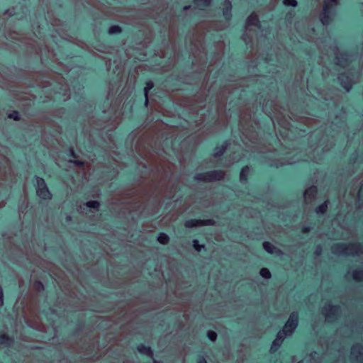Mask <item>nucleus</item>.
<instances>
[{"label": "nucleus", "instance_id": "3", "mask_svg": "<svg viewBox=\"0 0 363 363\" xmlns=\"http://www.w3.org/2000/svg\"><path fill=\"white\" fill-rule=\"evenodd\" d=\"M299 322V314L297 311H293L289 315V319L286 322L282 332L288 335L289 336H291L295 330L297 328Z\"/></svg>", "mask_w": 363, "mask_h": 363}, {"label": "nucleus", "instance_id": "1", "mask_svg": "<svg viewBox=\"0 0 363 363\" xmlns=\"http://www.w3.org/2000/svg\"><path fill=\"white\" fill-rule=\"evenodd\" d=\"M225 172L223 170L213 169L199 173L194 177V179L197 182H212L223 180Z\"/></svg>", "mask_w": 363, "mask_h": 363}, {"label": "nucleus", "instance_id": "14", "mask_svg": "<svg viewBox=\"0 0 363 363\" xmlns=\"http://www.w3.org/2000/svg\"><path fill=\"white\" fill-rule=\"evenodd\" d=\"M250 174V168L248 165L243 166L240 172V180L242 183H247Z\"/></svg>", "mask_w": 363, "mask_h": 363}, {"label": "nucleus", "instance_id": "38", "mask_svg": "<svg viewBox=\"0 0 363 363\" xmlns=\"http://www.w3.org/2000/svg\"><path fill=\"white\" fill-rule=\"evenodd\" d=\"M321 252H322V247L321 245H318L315 247V250H314V254L315 255H320L321 254Z\"/></svg>", "mask_w": 363, "mask_h": 363}, {"label": "nucleus", "instance_id": "26", "mask_svg": "<svg viewBox=\"0 0 363 363\" xmlns=\"http://www.w3.org/2000/svg\"><path fill=\"white\" fill-rule=\"evenodd\" d=\"M108 33L109 35H119L122 33V28L118 25H113L108 28Z\"/></svg>", "mask_w": 363, "mask_h": 363}, {"label": "nucleus", "instance_id": "20", "mask_svg": "<svg viewBox=\"0 0 363 363\" xmlns=\"http://www.w3.org/2000/svg\"><path fill=\"white\" fill-rule=\"evenodd\" d=\"M328 203L329 201L326 200L323 203L318 206L315 208V213L318 214H325L328 211Z\"/></svg>", "mask_w": 363, "mask_h": 363}, {"label": "nucleus", "instance_id": "42", "mask_svg": "<svg viewBox=\"0 0 363 363\" xmlns=\"http://www.w3.org/2000/svg\"><path fill=\"white\" fill-rule=\"evenodd\" d=\"M142 169L143 170L141 171V172H145L146 170L147 169V165L146 164H142Z\"/></svg>", "mask_w": 363, "mask_h": 363}, {"label": "nucleus", "instance_id": "15", "mask_svg": "<svg viewBox=\"0 0 363 363\" xmlns=\"http://www.w3.org/2000/svg\"><path fill=\"white\" fill-rule=\"evenodd\" d=\"M247 26H254L260 28V21L256 13H251L246 19Z\"/></svg>", "mask_w": 363, "mask_h": 363}, {"label": "nucleus", "instance_id": "21", "mask_svg": "<svg viewBox=\"0 0 363 363\" xmlns=\"http://www.w3.org/2000/svg\"><path fill=\"white\" fill-rule=\"evenodd\" d=\"M169 138H167L165 140V147L168 149V150H170L172 148V146L174 145V144H181L182 143V138L179 137V138H174V139H172L171 141H169Z\"/></svg>", "mask_w": 363, "mask_h": 363}, {"label": "nucleus", "instance_id": "52", "mask_svg": "<svg viewBox=\"0 0 363 363\" xmlns=\"http://www.w3.org/2000/svg\"><path fill=\"white\" fill-rule=\"evenodd\" d=\"M71 220V217H70L69 216H68L67 217V220Z\"/></svg>", "mask_w": 363, "mask_h": 363}, {"label": "nucleus", "instance_id": "23", "mask_svg": "<svg viewBox=\"0 0 363 363\" xmlns=\"http://www.w3.org/2000/svg\"><path fill=\"white\" fill-rule=\"evenodd\" d=\"M192 245H193L194 249L197 252H206V248L205 245L203 244H200L199 241L197 239L193 240Z\"/></svg>", "mask_w": 363, "mask_h": 363}, {"label": "nucleus", "instance_id": "56", "mask_svg": "<svg viewBox=\"0 0 363 363\" xmlns=\"http://www.w3.org/2000/svg\"><path fill=\"white\" fill-rule=\"evenodd\" d=\"M35 349L41 350V349H42V347H35Z\"/></svg>", "mask_w": 363, "mask_h": 363}, {"label": "nucleus", "instance_id": "32", "mask_svg": "<svg viewBox=\"0 0 363 363\" xmlns=\"http://www.w3.org/2000/svg\"><path fill=\"white\" fill-rule=\"evenodd\" d=\"M283 4L286 7L296 8L298 2L296 0H283Z\"/></svg>", "mask_w": 363, "mask_h": 363}, {"label": "nucleus", "instance_id": "35", "mask_svg": "<svg viewBox=\"0 0 363 363\" xmlns=\"http://www.w3.org/2000/svg\"><path fill=\"white\" fill-rule=\"evenodd\" d=\"M145 85L147 89H152L154 87V83L150 79L145 82Z\"/></svg>", "mask_w": 363, "mask_h": 363}, {"label": "nucleus", "instance_id": "40", "mask_svg": "<svg viewBox=\"0 0 363 363\" xmlns=\"http://www.w3.org/2000/svg\"><path fill=\"white\" fill-rule=\"evenodd\" d=\"M310 227L309 226H303L301 228V232L303 233H309L310 232Z\"/></svg>", "mask_w": 363, "mask_h": 363}, {"label": "nucleus", "instance_id": "58", "mask_svg": "<svg viewBox=\"0 0 363 363\" xmlns=\"http://www.w3.org/2000/svg\"><path fill=\"white\" fill-rule=\"evenodd\" d=\"M297 363H302V362H297Z\"/></svg>", "mask_w": 363, "mask_h": 363}, {"label": "nucleus", "instance_id": "17", "mask_svg": "<svg viewBox=\"0 0 363 363\" xmlns=\"http://www.w3.org/2000/svg\"><path fill=\"white\" fill-rule=\"evenodd\" d=\"M318 191V186L315 185H312L307 189H306V191H304V196H306V198L315 199L317 196Z\"/></svg>", "mask_w": 363, "mask_h": 363}, {"label": "nucleus", "instance_id": "54", "mask_svg": "<svg viewBox=\"0 0 363 363\" xmlns=\"http://www.w3.org/2000/svg\"><path fill=\"white\" fill-rule=\"evenodd\" d=\"M50 310H51V313H52V314H54V313H55V310H54V309H52V308H50Z\"/></svg>", "mask_w": 363, "mask_h": 363}, {"label": "nucleus", "instance_id": "33", "mask_svg": "<svg viewBox=\"0 0 363 363\" xmlns=\"http://www.w3.org/2000/svg\"><path fill=\"white\" fill-rule=\"evenodd\" d=\"M34 287L36 290H38L39 291H43L45 289L44 284L41 281H39V280L35 281Z\"/></svg>", "mask_w": 363, "mask_h": 363}, {"label": "nucleus", "instance_id": "41", "mask_svg": "<svg viewBox=\"0 0 363 363\" xmlns=\"http://www.w3.org/2000/svg\"><path fill=\"white\" fill-rule=\"evenodd\" d=\"M294 16V12L293 11H289L286 13V19H289V18H293Z\"/></svg>", "mask_w": 363, "mask_h": 363}, {"label": "nucleus", "instance_id": "49", "mask_svg": "<svg viewBox=\"0 0 363 363\" xmlns=\"http://www.w3.org/2000/svg\"><path fill=\"white\" fill-rule=\"evenodd\" d=\"M162 216V214H159V215H157V216H155V217L154 218V219H155V220H157V219H159V218H160V216Z\"/></svg>", "mask_w": 363, "mask_h": 363}, {"label": "nucleus", "instance_id": "29", "mask_svg": "<svg viewBox=\"0 0 363 363\" xmlns=\"http://www.w3.org/2000/svg\"><path fill=\"white\" fill-rule=\"evenodd\" d=\"M259 274L262 277L267 279H269L272 277V274H271L270 271L267 268H265V267H263L259 270Z\"/></svg>", "mask_w": 363, "mask_h": 363}, {"label": "nucleus", "instance_id": "5", "mask_svg": "<svg viewBox=\"0 0 363 363\" xmlns=\"http://www.w3.org/2000/svg\"><path fill=\"white\" fill-rule=\"evenodd\" d=\"M362 245L360 243H350L347 245L343 242H339L332 246V252L334 254H347L348 250L351 251L357 250L360 248Z\"/></svg>", "mask_w": 363, "mask_h": 363}, {"label": "nucleus", "instance_id": "53", "mask_svg": "<svg viewBox=\"0 0 363 363\" xmlns=\"http://www.w3.org/2000/svg\"><path fill=\"white\" fill-rule=\"evenodd\" d=\"M67 179L72 178V176L70 174L69 177H65Z\"/></svg>", "mask_w": 363, "mask_h": 363}, {"label": "nucleus", "instance_id": "37", "mask_svg": "<svg viewBox=\"0 0 363 363\" xmlns=\"http://www.w3.org/2000/svg\"><path fill=\"white\" fill-rule=\"evenodd\" d=\"M4 305V291L0 285V308H1Z\"/></svg>", "mask_w": 363, "mask_h": 363}, {"label": "nucleus", "instance_id": "19", "mask_svg": "<svg viewBox=\"0 0 363 363\" xmlns=\"http://www.w3.org/2000/svg\"><path fill=\"white\" fill-rule=\"evenodd\" d=\"M352 80L348 76L343 77L340 79V85L347 91L352 89Z\"/></svg>", "mask_w": 363, "mask_h": 363}, {"label": "nucleus", "instance_id": "4", "mask_svg": "<svg viewBox=\"0 0 363 363\" xmlns=\"http://www.w3.org/2000/svg\"><path fill=\"white\" fill-rule=\"evenodd\" d=\"M335 9V7L329 4L328 2H323V10L319 17L323 26H328L333 21Z\"/></svg>", "mask_w": 363, "mask_h": 363}, {"label": "nucleus", "instance_id": "48", "mask_svg": "<svg viewBox=\"0 0 363 363\" xmlns=\"http://www.w3.org/2000/svg\"><path fill=\"white\" fill-rule=\"evenodd\" d=\"M128 180L129 181H133V180H135V177H128Z\"/></svg>", "mask_w": 363, "mask_h": 363}, {"label": "nucleus", "instance_id": "57", "mask_svg": "<svg viewBox=\"0 0 363 363\" xmlns=\"http://www.w3.org/2000/svg\"><path fill=\"white\" fill-rule=\"evenodd\" d=\"M358 157L357 156H355V158L354 159H357ZM353 158H351V160H352Z\"/></svg>", "mask_w": 363, "mask_h": 363}, {"label": "nucleus", "instance_id": "39", "mask_svg": "<svg viewBox=\"0 0 363 363\" xmlns=\"http://www.w3.org/2000/svg\"><path fill=\"white\" fill-rule=\"evenodd\" d=\"M323 2H328L329 4L335 7L337 4V0H323Z\"/></svg>", "mask_w": 363, "mask_h": 363}, {"label": "nucleus", "instance_id": "12", "mask_svg": "<svg viewBox=\"0 0 363 363\" xmlns=\"http://www.w3.org/2000/svg\"><path fill=\"white\" fill-rule=\"evenodd\" d=\"M67 155L73 158V160H70L69 162L82 168L85 166V162L84 161L77 159L78 155L72 147H69L68 149Z\"/></svg>", "mask_w": 363, "mask_h": 363}, {"label": "nucleus", "instance_id": "25", "mask_svg": "<svg viewBox=\"0 0 363 363\" xmlns=\"http://www.w3.org/2000/svg\"><path fill=\"white\" fill-rule=\"evenodd\" d=\"M157 240L160 244L164 245L169 242V237L164 233H160Z\"/></svg>", "mask_w": 363, "mask_h": 363}, {"label": "nucleus", "instance_id": "46", "mask_svg": "<svg viewBox=\"0 0 363 363\" xmlns=\"http://www.w3.org/2000/svg\"><path fill=\"white\" fill-rule=\"evenodd\" d=\"M173 82H172V85L173 86H178V84L175 82L176 81H177V79H172Z\"/></svg>", "mask_w": 363, "mask_h": 363}, {"label": "nucleus", "instance_id": "22", "mask_svg": "<svg viewBox=\"0 0 363 363\" xmlns=\"http://www.w3.org/2000/svg\"><path fill=\"white\" fill-rule=\"evenodd\" d=\"M222 13L226 21H230L232 18V5L224 6L222 9Z\"/></svg>", "mask_w": 363, "mask_h": 363}, {"label": "nucleus", "instance_id": "8", "mask_svg": "<svg viewBox=\"0 0 363 363\" xmlns=\"http://www.w3.org/2000/svg\"><path fill=\"white\" fill-rule=\"evenodd\" d=\"M289 337V336L288 335H286V333H284V332H282L281 330H280L277 333V337L273 340L271 347H270V351L272 353H277L279 350V349L281 347V345L283 344V342L284 341L285 337Z\"/></svg>", "mask_w": 363, "mask_h": 363}, {"label": "nucleus", "instance_id": "6", "mask_svg": "<svg viewBox=\"0 0 363 363\" xmlns=\"http://www.w3.org/2000/svg\"><path fill=\"white\" fill-rule=\"evenodd\" d=\"M136 350L141 355L146 356L150 359L147 363H157V361L153 359V350L150 346L146 345L144 343H140L137 345Z\"/></svg>", "mask_w": 363, "mask_h": 363}, {"label": "nucleus", "instance_id": "16", "mask_svg": "<svg viewBox=\"0 0 363 363\" xmlns=\"http://www.w3.org/2000/svg\"><path fill=\"white\" fill-rule=\"evenodd\" d=\"M151 89H147L146 87L143 89V95L140 98V102L142 104V108L145 110L149 106L148 95Z\"/></svg>", "mask_w": 363, "mask_h": 363}, {"label": "nucleus", "instance_id": "43", "mask_svg": "<svg viewBox=\"0 0 363 363\" xmlns=\"http://www.w3.org/2000/svg\"><path fill=\"white\" fill-rule=\"evenodd\" d=\"M228 5H232L231 1L230 0H225L224 3V6H228Z\"/></svg>", "mask_w": 363, "mask_h": 363}, {"label": "nucleus", "instance_id": "27", "mask_svg": "<svg viewBox=\"0 0 363 363\" xmlns=\"http://www.w3.org/2000/svg\"><path fill=\"white\" fill-rule=\"evenodd\" d=\"M212 1L213 0H194V2L198 5V6H201L203 9L206 8V7H208L209 6L211 3H212Z\"/></svg>", "mask_w": 363, "mask_h": 363}, {"label": "nucleus", "instance_id": "24", "mask_svg": "<svg viewBox=\"0 0 363 363\" xmlns=\"http://www.w3.org/2000/svg\"><path fill=\"white\" fill-rule=\"evenodd\" d=\"M352 278L354 281H362L363 280V269L359 268L353 271Z\"/></svg>", "mask_w": 363, "mask_h": 363}, {"label": "nucleus", "instance_id": "13", "mask_svg": "<svg viewBox=\"0 0 363 363\" xmlns=\"http://www.w3.org/2000/svg\"><path fill=\"white\" fill-rule=\"evenodd\" d=\"M14 342L13 337L2 332L0 333V345L9 347Z\"/></svg>", "mask_w": 363, "mask_h": 363}, {"label": "nucleus", "instance_id": "50", "mask_svg": "<svg viewBox=\"0 0 363 363\" xmlns=\"http://www.w3.org/2000/svg\"><path fill=\"white\" fill-rule=\"evenodd\" d=\"M168 81H169V80H168V78H167V77H166V78L162 81V82H163V83H166V82H168Z\"/></svg>", "mask_w": 363, "mask_h": 363}, {"label": "nucleus", "instance_id": "51", "mask_svg": "<svg viewBox=\"0 0 363 363\" xmlns=\"http://www.w3.org/2000/svg\"><path fill=\"white\" fill-rule=\"evenodd\" d=\"M189 9V6H185L184 7V10H188Z\"/></svg>", "mask_w": 363, "mask_h": 363}, {"label": "nucleus", "instance_id": "31", "mask_svg": "<svg viewBox=\"0 0 363 363\" xmlns=\"http://www.w3.org/2000/svg\"><path fill=\"white\" fill-rule=\"evenodd\" d=\"M86 206L89 208L98 210L100 206V202L98 201H89L86 203Z\"/></svg>", "mask_w": 363, "mask_h": 363}, {"label": "nucleus", "instance_id": "47", "mask_svg": "<svg viewBox=\"0 0 363 363\" xmlns=\"http://www.w3.org/2000/svg\"><path fill=\"white\" fill-rule=\"evenodd\" d=\"M362 186L360 187L359 191H358V194L359 196H361L362 195Z\"/></svg>", "mask_w": 363, "mask_h": 363}, {"label": "nucleus", "instance_id": "44", "mask_svg": "<svg viewBox=\"0 0 363 363\" xmlns=\"http://www.w3.org/2000/svg\"><path fill=\"white\" fill-rule=\"evenodd\" d=\"M106 323L102 322V323H101L99 325V328H102L106 327Z\"/></svg>", "mask_w": 363, "mask_h": 363}, {"label": "nucleus", "instance_id": "10", "mask_svg": "<svg viewBox=\"0 0 363 363\" xmlns=\"http://www.w3.org/2000/svg\"><path fill=\"white\" fill-rule=\"evenodd\" d=\"M326 306L323 308V311H325L326 316L328 319L334 318L338 313L340 306L337 305H332L330 302L326 303Z\"/></svg>", "mask_w": 363, "mask_h": 363}, {"label": "nucleus", "instance_id": "18", "mask_svg": "<svg viewBox=\"0 0 363 363\" xmlns=\"http://www.w3.org/2000/svg\"><path fill=\"white\" fill-rule=\"evenodd\" d=\"M227 147H228V143L225 141L220 146H217L213 149V155L216 157H221L224 154L225 151L226 150Z\"/></svg>", "mask_w": 363, "mask_h": 363}, {"label": "nucleus", "instance_id": "45", "mask_svg": "<svg viewBox=\"0 0 363 363\" xmlns=\"http://www.w3.org/2000/svg\"><path fill=\"white\" fill-rule=\"evenodd\" d=\"M175 325L177 326H182V321H178V322H176L175 323Z\"/></svg>", "mask_w": 363, "mask_h": 363}, {"label": "nucleus", "instance_id": "55", "mask_svg": "<svg viewBox=\"0 0 363 363\" xmlns=\"http://www.w3.org/2000/svg\"><path fill=\"white\" fill-rule=\"evenodd\" d=\"M165 206H166V207H167V206H170V203H166Z\"/></svg>", "mask_w": 363, "mask_h": 363}, {"label": "nucleus", "instance_id": "28", "mask_svg": "<svg viewBox=\"0 0 363 363\" xmlns=\"http://www.w3.org/2000/svg\"><path fill=\"white\" fill-rule=\"evenodd\" d=\"M347 55V54L345 52V53H343L342 54L340 57H337V60H339V63L338 65H340V66H345L346 65H348L349 62H350V60H348V58L346 57Z\"/></svg>", "mask_w": 363, "mask_h": 363}, {"label": "nucleus", "instance_id": "9", "mask_svg": "<svg viewBox=\"0 0 363 363\" xmlns=\"http://www.w3.org/2000/svg\"><path fill=\"white\" fill-rule=\"evenodd\" d=\"M351 355L353 359L358 363L363 362V344L357 343L351 349Z\"/></svg>", "mask_w": 363, "mask_h": 363}, {"label": "nucleus", "instance_id": "30", "mask_svg": "<svg viewBox=\"0 0 363 363\" xmlns=\"http://www.w3.org/2000/svg\"><path fill=\"white\" fill-rule=\"evenodd\" d=\"M8 118L15 121H19L21 120V116L18 111L14 110L11 113L8 114Z\"/></svg>", "mask_w": 363, "mask_h": 363}, {"label": "nucleus", "instance_id": "2", "mask_svg": "<svg viewBox=\"0 0 363 363\" xmlns=\"http://www.w3.org/2000/svg\"><path fill=\"white\" fill-rule=\"evenodd\" d=\"M32 182L33 184L38 186L36 193L39 198L45 201H49L52 199V193L50 191L43 178L35 177L33 179Z\"/></svg>", "mask_w": 363, "mask_h": 363}, {"label": "nucleus", "instance_id": "11", "mask_svg": "<svg viewBox=\"0 0 363 363\" xmlns=\"http://www.w3.org/2000/svg\"><path fill=\"white\" fill-rule=\"evenodd\" d=\"M262 247L264 250L269 255L280 256L283 254L282 251L280 249L277 248L268 241H264L262 243Z\"/></svg>", "mask_w": 363, "mask_h": 363}, {"label": "nucleus", "instance_id": "36", "mask_svg": "<svg viewBox=\"0 0 363 363\" xmlns=\"http://www.w3.org/2000/svg\"><path fill=\"white\" fill-rule=\"evenodd\" d=\"M196 363H208L203 355H198L196 358Z\"/></svg>", "mask_w": 363, "mask_h": 363}, {"label": "nucleus", "instance_id": "34", "mask_svg": "<svg viewBox=\"0 0 363 363\" xmlns=\"http://www.w3.org/2000/svg\"><path fill=\"white\" fill-rule=\"evenodd\" d=\"M207 337L208 338L212 341V342H215L217 339V333L213 330H209L207 332Z\"/></svg>", "mask_w": 363, "mask_h": 363}, {"label": "nucleus", "instance_id": "7", "mask_svg": "<svg viewBox=\"0 0 363 363\" xmlns=\"http://www.w3.org/2000/svg\"><path fill=\"white\" fill-rule=\"evenodd\" d=\"M213 222L211 219H189L184 222V226L186 228H191L198 226L211 225Z\"/></svg>", "mask_w": 363, "mask_h": 363}]
</instances>
